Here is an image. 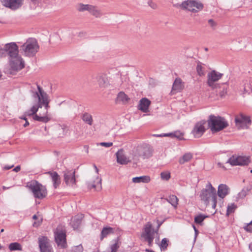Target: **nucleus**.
<instances>
[{
  "instance_id": "obj_1",
  "label": "nucleus",
  "mask_w": 252,
  "mask_h": 252,
  "mask_svg": "<svg viewBox=\"0 0 252 252\" xmlns=\"http://www.w3.org/2000/svg\"><path fill=\"white\" fill-rule=\"evenodd\" d=\"M207 122L212 132L220 131L228 126V123L224 118L213 115L209 116Z\"/></svg>"
},
{
  "instance_id": "obj_2",
  "label": "nucleus",
  "mask_w": 252,
  "mask_h": 252,
  "mask_svg": "<svg viewBox=\"0 0 252 252\" xmlns=\"http://www.w3.org/2000/svg\"><path fill=\"white\" fill-rule=\"evenodd\" d=\"M39 48L36 39L34 38H29L21 46L20 50L25 56L31 57L35 55Z\"/></svg>"
},
{
  "instance_id": "obj_3",
  "label": "nucleus",
  "mask_w": 252,
  "mask_h": 252,
  "mask_svg": "<svg viewBox=\"0 0 252 252\" xmlns=\"http://www.w3.org/2000/svg\"><path fill=\"white\" fill-rule=\"evenodd\" d=\"M158 225L156 230L152 228V225L150 223H147L144 228V232L141 234V237L144 239V241L148 242V246L152 247L153 244V240L155 238V233H158V229L160 225L162 224L163 221H159L158 220Z\"/></svg>"
},
{
  "instance_id": "obj_4",
  "label": "nucleus",
  "mask_w": 252,
  "mask_h": 252,
  "mask_svg": "<svg viewBox=\"0 0 252 252\" xmlns=\"http://www.w3.org/2000/svg\"><path fill=\"white\" fill-rule=\"evenodd\" d=\"M37 91H36L33 94V97L34 98H37L39 101V107L42 108L44 106L45 111L44 114H48V110L49 106L50 100L49 99L48 94L44 92L42 88L37 85Z\"/></svg>"
},
{
  "instance_id": "obj_5",
  "label": "nucleus",
  "mask_w": 252,
  "mask_h": 252,
  "mask_svg": "<svg viewBox=\"0 0 252 252\" xmlns=\"http://www.w3.org/2000/svg\"><path fill=\"white\" fill-rule=\"evenodd\" d=\"M27 187L32 192L35 198L41 199L47 195V192L45 187L35 180H32L29 182Z\"/></svg>"
},
{
  "instance_id": "obj_6",
  "label": "nucleus",
  "mask_w": 252,
  "mask_h": 252,
  "mask_svg": "<svg viewBox=\"0 0 252 252\" xmlns=\"http://www.w3.org/2000/svg\"><path fill=\"white\" fill-rule=\"evenodd\" d=\"M200 197L206 205H208L210 200L217 197L216 189L208 183L200 193Z\"/></svg>"
},
{
  "instance_id": "obj_7",
  "label": "nucleus",
  "mask_w": 252,
  "mask_h": 252,
  "mask_svg": "<svg viewBox=\"0 0 252 252\" xmlns=\"http://www.w3.org/2000/svg\"><path fill=\"white\" fill-rule=\"evenodd\" d=\"M55 241L58 247L61 249L67 247L66 230L62 226H58L54 232Z\"/></svg>"
},
{
  "instance_id": "obj_8",
  "label": "nucleus",
  "mask_w": 252,
  "mask_h": 252,
  "mask_svg": "<svg viewBox=\"0 0 252 252\" xmlns=\"http://www.w3.org/2000/svg\"><path fill=\"white\" fill-rule=\"evenodd\" d=\"M180 7L183 9H187L193 13H196L203 9L204 5L200 1L194 0L184 1L180 4Z\"/></svg>"
},
{
  "instance_id": "obj_9",
  "label": "nucleus",
  "mask_w": 252,
  "mask_h": 252,
  "mask_svg": "<svg viewBox=\"0 0 252 252\" xmlns=\"http://www.w3.org/2000/svg\"><path fill=\"white\" fill-rule=\"evenodd\" d=\"M250 162V158L249 156L233 155L228 159L226 163H229L232 166H246L249 165Z\"/></svg>"
},
{
  "instance_id": "obj_10",
  "label": "nucleus",
  "mask_w": 252,
  "mask_h": 252,
  "mask_svg": "<svg viewBox=\"0 0 252 252\" xmlns=\"http://www.w3.org/2000/svg\"><path fill=\"white\" fill-rule=\"evenodd\" d=\"M235 123L237 126L244 129L251 125L252 121L250 116L241 113L235 117Z\"/></svg>"
},
{
  "instance_id": "obj_11",
  "label": "nucleus",
  "mask_w": 252,
  "mask_h": 252,
  "mask_svg": "<svg viewBox=\"0 0 252 252\" xmlns=\"http://www.w3.org/2000/svg\"><path fill=\"white\" fill-rule=\"evenodd\" d=\"M222 74L215 70L209 72L207 75V84L213 89L220 87L219 85L216 84L215 82L220 80L222 76Z\"/></svg>"
},
{
  "instance_id": "obj_12",
  "label": "nucleus",
  "mask_w": 252,
  "mask_h": 252,
  "mask_svg": "<svg viewBox=\"0 0 252 252\" xmlns=\"http://www.w3.org/2000/svg\"><path fill=\"white\" fill-rule=\"evenodd\" d=\"M206 122L203 120L200 121L194 125V126L191 132V133L195 138H199L206 131L205 125Z\"/></svg>"
},
{
  "instance_id": "obj_13",
  "label": "nucleus",
  "mask_w": 252,
  "mask_h": 252,
  "mask_svg": "<svg viewBox=\"0 0 252 252\" xmlns=\"http://www.w3.org/2000/svg\"><path fill=\"white\" fill-rule=\"evenodd\" d=\"M9 60L10 66L13 70H20L25 67L24 61L19 55L9 58Z\"/></svg>"
},
{
  "instance_id": "obj_14",
  "label": "nucleus",
  "mask_w": 252,
  "mask_h": 252,
  "mask_svg": "<svg viewBox=\"0 0 252 252\" xmlns=\"http://www.w3.org/2000/svg\"><path fill=\"white\" fill-rule=\"evenodd\" d=\"M0 2L4 6L12 10L19 9L23 4V0H0Z\"/></svg>"
},
{
  "instance_id": "obj_15",
  "label": "nucleus",
  "mask_w": 252,
  "mask_h": 252,
  "mask_svg": "<svg viewBox=\"0 0 252 252\" xmlns=\"http://www.w3.org/2000/svg\"><path fill=\"white\" fill-rule=\"evenodd\" d=\"M3 49L7 53L8 59L19 55L18 47L15 42L6 44Z\"/></svg>"
},
{
  "instance_id": "obj_16",
  "label": "nucleus",
  "mask_w": 252,
  "mask_h": 252,
  "mask_svg": "<svg viewBox=\"0 0 252 252\" xmlns=\"http://www.w3.org/2000/svg\"><path fill=\"white\" fill-rule=\"evenodd\" d=\"M139 156L143 158H148L152 156V149L148 144H144L138 148Z\"/></svg>"
},
{
  "instance_id": "obj_17",
  "label": "nucleus",
  "mask_w": 252,
  "mask_h": 252,
  "mask_svg": "<svg viewBox=\"0 0 252 252\" xmlns=\"http://www.w3.org/2000/svg\"><path fill=\"white\" fill-rule=\"evenodd\" d=\"M64 181L67 185L73 187L76 184L75 170H67L63 172Z\"/></svg>"
},
{
  "instance_id": "obj_18",
  "label": "nucleus",
  "mask_w": 252,
  "mask_h": 252,
  "mask_svg": "<svg viewBox=\"0 0 252 252\" xmlns=\"http://www.w3.org/2000/svg\"><path fill=\"white\" fill-rule=\"evenodd\" d=\"M38 243L41 252H51L49 239L47 237L42 236L39 237Z\"/></svg>"
},
{
  "instance_id": "obj_19",
  "label": "nucleus",
  "mask_w": 252,
  "mask_h": 252,
  "mask_svg": "<svg viewBox=\"0 0 252 252\" xmlns=\"http://www.w3.org/2000/svg\"><path fill=\"white\" fill-rule=\"evenodd\" d=\"M116 155L117 162L121 164H126L130 161L129 158L125 155L123 149L119 150Z\"/></svg>"
},
{
  "instance_id": "obj_20",
  "label": "nucleus",
  "mask_w": 252,
  "mask_h": 252,
  "mask_svg": "<svg viewBox=\"0 0 252 252\" xmlns=\"http://www.w3.org/2000/svg\"><path fill=\"white\" fill-rule=\"evenodd\" d=\"M151 101L147 98H142L139 101L138 109L143 112H147L148 110Z\"/></svg>"
},
{
  "instance_id": "obj_21",
  "label": "nucleus",
  "mask_w": 252,
  "mask_h": 252,
  "mask_svg": "<svg viewBox=\"0 0 252 252\" xmlns=\"http://www.w3.org/2000/svg\"><path fill=\"white\" fill-rule=\"evenodd\" d=\"M96 79L100 87L105 88L109 84L108 78L105 74H99L97 76Z\"/></svg>"
},
{
  "instance_id": "obj_22",
  "label": "nucleus",
  "mask_w": 252,
  "mask_h": 252,
  "mask_svg": "<svg viewBox=\"0 0 252 252\" xmlns=\"http://www.w3.org/2000/svg\"><path fill=\"white\" fill-rule=\"evenodd\" d=\"M229 193V188L227 186L224 184H220L219 186L218 190V196L223 198Z\"/></svg>"
},
{
  "instance_id": "obj_23",
  "label": "nucleus",
  "mask_w": 252,
  "mask_h": 252,
  "mask_svg": "<svg viewBox=\"0 0 252 252\" xmlns=\"http://www.w3.org/2000/svg\"><path fill=\"white\" fill-rule=\"evenodd\" d=\"M48 174L50 175L52 179L54 187L56 189L61 183L59 175L56 172L50 171L48 172Z\"/></svg>"
},
{
  "instance_id": "obj_24",
  "label": "nucleus",
  "mask_w": 252,
  "mask_h": 252,
  "mask_svg": "<svg viewBox=\"0 0 252 252\" xmlns=\"http://www.w3.org/2000/svg\"><path fill=\"white\" fill-rule=\"evenodd\" d=\"M183 89L182 80L180 78H176L172 85V91L175 93L180 92Z\"/></svg>"
},
{
  "instance_id": "obj_25",
  "label": "nucleus",
  "mask_w": 252,
  "mask_h": 252,
  "mask_svg": "<svg viewBox=\"0 0 252 252\" xmlns=\"http://www.w3.org/2000/svg\"><path fill=\"white\" fill-rule=\"evenodd\" d=\"M193 158V154L190 152L185 153L179 159V162L180 164H184L185 163L189 162Z\"/></svg>"
},
{
  "instance_id": "obj_26",
  "label": "nucleus",
  "mask_w": 252,
  "mask_h": 252,
  "mask_svg": "<svg viewBox=\"0 0 252 252\" xmlns=\"http://www.w3.org/2000/svg\"><path fill=\"white\" fill-rule=\"evenodd\" d=\"M151 179L149 176H142L140 177H136L132 178L133 183H148L150 182Z\"/></svg>"
},
{
  "instance_id": "obj_27",
  "label": "nucleus",
  "mask_w": 252,
  "mask_h": 252,
  "mask_svg": "<svg viewBox=\"0 0 252 252\" xmlns=\"http://www.w3.org/2000/svg\"><path fill=\"white\" fill-rule=\"evenodd\" d=\"M33 119L35 121L44 123H47L51 120V118L48 116V114H45L43 116L35 114L33 116Z\"/></svg>"
},
{
  "instance_id": "obj_28",
  "label": "nucleus",
  "mask_w": 252,
  "mask_h": 252,
  "mask_svg": "<svg viewBox=\"0 0 252 252\" xmlns=\"http://www.w3.org/2000/svg\"><path fill=\"white\" fill-rule=\"evenodd\" d=\"M166 200L174 208L177 207L179 199L176 195H170Z\"/></svg>"
},
{
  "instance_id": "obj_29",
  "label": "nucleus",
  "mask_w": 252,
  "mask_h": 252,
  "mask_svg": "<svg viewBox=\"0 0 252 252\" xmlns=\"http://www.w3.org/2000/svg\"><path fill=\"white\" fill-rule=\"evenodd\" d=\"M82 119L85 123L88 124L90 126L92 125L93 120L92 116L90 114L88 113H85L83 114Z\"/></svg>"
},
{
  "instance_id": "obj_30",
  "label": "nucleus",
  "mask_w": 252,
  "mask_h": 252,
  "mask_svg": "<svg viewBox=\"0 0 252 252\" xmlns=\"http://www.w3.org/2000/svg\"><path fill=\"white\" fill-rule=\"evenodd\" d=\"M92 5L84 4L83 3H79L77 6V10L79 12H84L85 11H90Z\"/></svg>"
},
{
  "instance_id": "obj_31",
  "label": "nucleus",
  "mask_w": 252,
  "mask_h": 252,
  "mask_svg": "<svg viewBox=\"0 0 252 252\" xmlns=\"http://www.w3.org/2000/svg\"><path fill=\"white\" fill-rule=\"evenodd\" d=\"M8 248L10 251H22V246L17 242L10 243L9 245Z\"/></svg>"
},
{
  "instance_id": "obj_32",
  "label": "nucleus",
  "mask_w": 252,
  "mask_h": 252,
  "mask_svg": "<svg viewBox=\"0 0 252 252\" xmlns=\"http://www.w3.org/2000/svg\"><path fill=\"white\" fill-rule=\"evenodd\" d=\"M165 135L170 136L171 137H176L180 140L184 139V134L180 131H176L174 132L167 133V134H165Z\"/></svg>"
},
{
  "instance_id": "obj_33",
  "label": "nucleus",
  "mask_w": 252,
  "mask_h": 252,
  "mask_svg": "<svg viewBox=\"0 0 252 252\" xmlns=\"http://www.w3.org/2000/svg\"><path fill=\"white\" fill-rule=\"evenodd\" d=\"M117 99L123 103H126L129 100V98L125 93L121 92L117 95Z\"/></svg>"
},
{
  "instance_id": "obj_34",
  "label": "nucleus",
  "mask_w": 252,
  "mask_h": 252,
  "mask_svg": "<svg viewBox=\"0 0 252 252\" xmlns=\"http://www.w3.org/2000/svg\"><path fill=\"white\" fill-rule=\"evenodd\" d=\"M113 232V229L111 227H104L101 232V237L102 239L103 238L107 236V235L109 234L112 233Z\"/></svg>"
},
{
  "instance_id": "obj_35",
  "label": "nucleus",
  "mask_w": 252,
  "mask_h": 252,
  "mask_svg": "<svg viewBox=\"0 0 252 252\" xmlns=\"http://www.w3.org/2000/svg\"><path fill=\"white\" fill-rule=\"evenodd\" d=\"M208 217V216L207 215L200 214L198 215L195 217L194 222L197 224H201V223L203 221V220Z\"/></svg>"
},
{
  "instance_id": "obj_36",
  "label": "nucleus",
  "mask_w": 252,
  "mask_h": 252,
  "mask_svg": "<svg viewBox=\"0 0 252 252\" xmlns=\"http://www.w3.org/2000/svg\"><path fill=\"white\" fill-rule=\"evenodd\" d=\"M89 12L96 17H99L101 15L100 10L97 9V7L94 5L92 6Z\"/></svg>"
},
{
  "instance_id": "obj_37",
  "label": "nucleus",
  "mask_w": 252,
  "mask_h": 252,
  "mask_svg": "<svg viewBox=\"0 0 252 252\" xmlns=\"http://www.w3.org/2000/svg\"><path fill=\"white\" fill-rule=\"evenodd\" d=\"M81 222V218L75 216L72 221V225L74 229L77 228Z\"/></svg>"
},
{
  "instance_id": "obj_38",
  "label": "nucleus",
  "mask_w": 252,
  "mask_h": 252,
  "mask_svg": "<svg viewBox=\"0 0 252 252\" xmlns=\"http://www.w3.org/2000/svg\"><path fill=\"white\" fill-rule=\"evenodd\" d=\"M39 108L40 107H39V101H38V104L32 107L30 110H29L26 113H27V115L29 116H34V115L36 114V113L37 112Z\"/></svg>"
},
{
  "instance_id": "obj_39",
  "label": "nucleus",
  "mask_w": 252,
  "mask_h": 252,
  "mask_svg": "<svg viewBox=\"0 0 252 252\" xmlns=\"http://www.w3.org/2000/svg\"><path fill=\"white\" fill-rule=\"evenodd\" d=\"M237 207V205L234 203L228 204L227 207L226 215L228 216L233 213Z\"/></svg>"
},
{
  "instance_id": "obj_40",
  "label": "nucleus",
  "mask_w": 252,
  "mask_h": 252,
  "mask_svg": "<svg viewBox=\"0 0 252 252\" xmlns=\"http://www.w3.org/2000/svg\"><path fill=\"white\" fill-rule=\"evenodd\" d=\"M168 240L164 238L162 239L160 244L159 245L160 249L161 251H165L167 249L168 246Z\"/></svg>"
},
{
  "instance_id": "obj_41",
  "label": "nucleus",
  "mask_w": 252,
  "mask_h": 252,
  "mask_svg": "<svg viewBox=\"0 0 252 252\" xmlns=\"http://www.w3.org/2000/svg\"><path fill=\"white\" fill-rule=\"evenodd\" d=\"M250 189L248 188L243 189L241 192H240L238 195L237 197L239 199H243L248 194Z\"/></svg>"
},
{
  "instance_id": "obj_42",
  "label": "nucleus",
  "mask_w": 252,
  "mask_h": 252,
  "mask_svg": "<svg viewBox=\"0 0 252 252\" xmlns=\"http://www.w3.org/2000/svg\"><path fill=\"white\" fill-rule=\"evenodd\" d=\"M196 71L197 74L200 76H203L204 75V67L202 66V64L200 62H199L196 66Z\"/></svg>"
},
{
  "instance_id": "obj_43",
  "label": "nucleus",
  "mask_w": 252,
  "mask_h": 252,
  "mask_svg": "<svg viewBox=\"0 0 252 252\" xmlns=\"http://www.w3.org/2000/svg\"><path fill=\"white\" fill-rule=\"evenodd\" d=\"M92 187L94 189L98 188V189H101V179L97 177L96 181L94 184L92 185Z\"/></svg>"
},
{
  "instance_id": "obj_44",
  "label": "nucleus",
  "mask_w": 252,
  "mask_h": 252,
  "mask_svg": "<svg viewBox=\"0 0 252 252\" xmlns=\"http://www.w3.org/2000/svg\"><path fill=\"white\" fill-rule=\"evenodd\" d=\"M160 177L162 180L168 181L171 177L169 172H162L160 173Z\"/></svg>"
},
{
  "instance_id": "obj_45",
  "label": "nucleus",
  "mask_w": 252,
  "mask_h": 252,
  "mask_svg": "<svg viewBox=\"0 0 252 252\" xmlns=\"http://www.w3.org/2000/svg\"><path fill=\"white\" fill-rule=\"evenodd\" d=\"M83 248L81 245H79L72 248L71 252H82Z\"/></svg>"
},
{
  "instance_id": "obj_46",
  "label": "nucleus",
  "mask_w": 252,
  "mask_h": 252,
  "mask_svg": "<svg viewBox=\"0 0 252 252\" xmlns=\"http://www.w3.org/2000/svg\"><path fill=\"white\" fill-rule=\"evenodd\" d=\"M244 228L247 232H252V220L250 222L247 223L244 226Z\"/></svg>"
},
{
  "instance_id": "obj_47",
  "label": "nucleus",
  "mask_w": 252,
  "mask_h": 252,
  "mask_svg": "<svg viewBox=\"0 0 252 252\" xmlns=\"http://www.w3.org/2000/svg\"><path fill=\"white\" fill-rule=\"evenodd\" d=\"M227 93V88L225 87H223L222 88V90H221L219 93V95L221 97H224Z\"/></svg>"
},
{
  "instance_id": "obj_48",
  "label": "nucleus",
  "mask_w": 252,
  "mask_h": 252,
  "mask_svg": "<svg viewBox=\"0 0 252 252\" xmlns=\"http://www.w3.org/2000/svg\"><path fill=\"white\" fill-rule=\"evenodd\" d=\"M208 23L213 28H214L217 25L216 23L212 19L208 20Z\"/></svg>"
},
{
  "instance_id": "obj_49",
  "label": "nucleus",
  "mask_w": 252,
  "mask_h": 252,
  "mask_svg": "<svg viewBox=\"0 0 252 252\" xmlns=\"http://www.w3.org/2000/svg\"><path fill=\"white\" fill-rule=\"evenodd\" d=\"M100 145L106 147H110L113 145V143L112 142H101Z\"/></svg>"
},
{
  "instance_id": "obj_50",
  "label": "nucleus",
  "mask_w": 252,
  "mask_h": 252,
  "mask_svg": "<svg viewBox=\"0 0 252 252\" xmlns=\"http://www.w3.org/2000/svg\"><path fill=\"white\" fill-rule=\"evenodd\" d=\"M217 197H216L211 200V201L212 202V208H213L214 209L216 208V205H217Z\"/></svg>"
},
{
  "instance_id": "obj_51",
  "label": "nucleus",
  "mask_w": 252,
  "mask_h": 252,
  "mask_svg": "<svg viewBox=\"0 0 252 252\" xmlns=\"http://www.w3.org/2000/svg\"><path fill=\"white\" fill-rule=\"evenodd\" d=\"M148 4L149 5L152 7L153 9H156V7H157V5L156 4H155L154 2H153L151 0H149L148 1Z\"/></svg>"
},
{
  "instance_id": "obj_52",
  "label": "nucleus",
  "mask_w": 252,
  "mask_h": 252,
  "mask_svg": "<svg viewBox=\"0 0 252 252\" xmlns=\"http://www.w3.org/2000/svg\"><path fill=\"white\" fill-rule=\"evenodd\" d=\"M21 169V167L20 165H18L17 166H16L13 169V171L16 172H19Z\"/></svg>"
},
{
  "instance_id": "obj_53",
  "label": "nucleus",
  "mask_w": 252,
  "mask_h": 252,
  "mask_svg": "<svg viewBox=\"0 0 252 252\" xmlns=\"http://www.w3.org/2000/svg\"><path fill=\"white\" fill-rule=\"evenodd\" d=\"M13 167V165H11V166H9V165H5L3 167V169L4 170H9L11 168H12V167Z\"/></svg>"
},
{
  "instance_id": "obj_54",
  "label": "nucleus",
  "mask_w": 252,
  "mask_h": 252,
  "mask_svg": "<svg viewBox=\"0 0 252 252\" xmlns=\"http://www.w3.org/2000/svg\"><path fill=\"white\" fill-rule=\"evenodd\" d=\"M193 229L195 231V239L197 235L198 234V231L197 230V229H196V228L195 227V226L194 225H193Z\"/></svg>"
},
{
  "instance_id": "obj_55",
  "label": "nucleus",
  "mask_w": 252,
  "mask_h": 252,
  "mask_svg": "<svg viewBox=\"0 0 252 252\" xmlns=\"http://www.w3.org/2000/svg\"><path fill=\"white\" fill-rule=\"evenodd\" d=\"M25 121H26V122H25V123L23 125V126L24 127H26V126H28L29 125V123L28 122V120H26Z\"/></svg>"
},
{
  "instance_id": "obj_56",
  "label": "nucleus",
  "mask_w": 252,
  "mask_h": 252,
  "mask_svg": "<svg viewBox=\"0 0 252 252\" xmlns=\"http://www.w3.org/2000/svg\"><path fill=\"white\" fill-rule=\"evenodd\" d=\"M249 248L250 251L252 252V242L249 244Z\"/></svg>"
},
{
  "instance_id": "obj_57",
  "label": "nucleus",
  "mask_w": 252,
  "mask_h": 252,
  "mask_svg": "<svg viewBox=\"0 0 252 252\" xmlns=\"http://www.w3.org/2000/svg\"><path fill=\"white\" fill-rule=\"evenodd\" d=\"M145 251H146V252H154L153 250H151V249H146V250H145Z\"/></svg>"
},
{
  "instance_id": "obj_58",
  "label": "nucleus",
  "mask_w": 252,
  "mask_h": 252,
  "mask_svg": "<svg viewBox=\"0 0 252 252\" xmlns=\"http://www.w3.org/2000/svg\"><path fill=\"white\" fill-rule=\"evenodd\" d=\"M20 118L21 119L24 120L25 121L27 120V118H26L25 116H22V117H20Z\"/></svg>"
},
{
  "instance_id": "obj_59",
  "label": "nucleus",
  "mask_w": 252,
  "mask_h": 252,
  "mask_svg": "<svg viewBox=\"0 0 252 252\" xmlns=\"http://www.w3.org/2000/svg\"><path fill=\"white\" fill-rule=\"evenodd\" d=\"M165 134H167V133H162V134H161L160 135H161V137H170V136L164 135Z\"/></svg>"
},
{
  "instance_id": "obj_60",
  "label": "nucleus",
  "mask_w": 252,
  "mask_h": 252,
  "mask_svg": "<svg viewBox=\"0 0 252 252\" xmlns=\"http://www.w3.org/2000/svg\"><path fill=\"white\" fill-rule=\"evenodd\" d=\"M94 168H95V169L96 172V173H98V169H97V167L96 166V165H95V164H94Z\"/></svg>"
},
{
  "instance_id": "obj_61",
  "label": "nucleus",
  "mask_w": 252,
  "mask_h": 252,
  "mask_svg": "<svg viewBox=\"0 0 252 252\" xmlns=\"http://www.w3.org/2000/svg\"><path fill=\"white\" fill-rule=\"evenodd\" d=\"M154 136L155 137H161V135H160V134H154Z\"/></svg>"
},
{
  "instance_id": "obj_62",
  "label": "nucleus",
  "mask_w": 252,
  "mask_h": 252,
  "mask_svg": "<svg viewBox=\"0 0 252 252\" xmlns=\"http://www.w3.org/2000/svg\"><path fill=\"white\" fill-rule=\"evenodd\" d=\"M37 217L36 215H33L32 217V219L34 220H36V219H37Z\"/></svg>"
},
{
  "instance_id": "obj_63",
  "label": "nucleus",
  "mask_w": 252,
  "mask_h": 252,
  "mask_svg": "<svg viewBox=\"0 0 252 252\" xmlns=\"http://www.w3.org/2000/svg\"><path fill=\"white\" fill-rule=\"evenodd\" d=\"M2 188H3V189L4 190H5V189H9V187H5V186H3Z\"/></svg>"
},
{
  "instance_id": "obj_64",
  "label": "nucleus",
  "mask_w": 252,
  "mask_h": 252,
  "mask_svg": "<svg viewBox=\"0 0 252 252\" xmlns=\"http://www.w3.org/2000/svg\"><path fill=\"white\" fill-rule=\"evenodd\" d=\"M204 50H205L206 52H207V51H208V48H207V47H205V48H204Z\"/></svg>"
}]
</instances>
